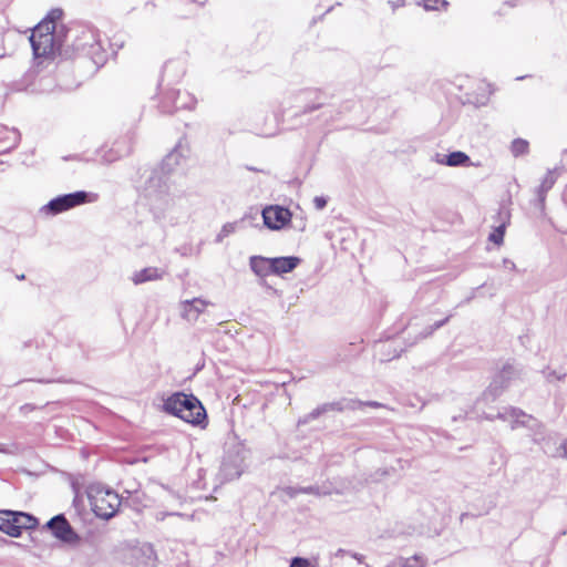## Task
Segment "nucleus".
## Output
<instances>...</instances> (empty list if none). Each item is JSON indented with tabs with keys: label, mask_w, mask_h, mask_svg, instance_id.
Instances as JSON below:
<instances>
[{
	"label": "nucleus",
	"mask_w": 567,
	"mask_h": 567,
	"mask_svg": "<svg viewBox=\"0 0 567 567\" xmlns=\"http://www.w3.org/2000/svg\"><path fill=\"white\" fill-rule=\"evenodd\" d=\"M163 411L192 425L204 427L207 423L206 410L192 392H173L164 400Z\"/></svg>",
	"instance_id": "nucleus-1"
},
{
	"label": "nucleus",
	"mask_w": 567,
	"mask_h": 567,
	"mask_svg": "<svg viewBox=\"0 0 567 567\" xmlns=\"http://www.w3.org/2000/svg\"><path fill=\"white\" fill-rule=\"evenodd\" d=\"M60 17V12L52 11L47 18L40 21L32 30L30 42L33 54L37 58L53 56L58 50L55 41V19Z\"/></svg>",
	"instance_id": "nucleus-2"
},
{
	"label": "nucleus",
	"mask_w": 567,
	"mask_h": 567,
	"mask_svg": "<svg viewBox=\"0 0 567 567\" xmlns=\"http://www.w3.org/2000/svg\"><path fill=\"white\" fill-rule=\"evenodd\" d=\"M248 451L245 445L239 442L228 444L223 456L219 468V477L223 483L237 480L245 471L246 457Z\"/></svg>",
	"instance_id": "nucleus-3"
},
{
	"label": "nucleus",
	"mask_w": 567,
	"mask_h": 567,
	"mask_svg": "<svg viewBox=\"0 0 567 567\" xmlns=\"http://www.w3.org/2000/svg\"><path fill=\"white\" fill-rule=\"evenodd\" d=\"M47 527L55 538L65 544L76 545L80 542V536L74 532L63 514L52 517L47 523Z\"/></svg>",
	"instance_id": "nucleus-4"
},
{
	"label": "nucleus",
	"mask_w": 567,
	"mask_h": 567,
	"mask_svg": "<svg viewBox=\"0 0 567 567\" xmlns=\"http://www.w3.org/2000/svg\"><path fill=\"white\" fill-rule=\"evenodd\" d=\"M92 506L96 516L110 519L117 513L121 499L115 492L106 491L103 495L93 498Z\"/></svg>",
	"instance_id": "nucleus-5"
},
{
	"label": "nucleus",
	"mask_w": 567,
	"mask_h": 567,
	"mask_svg": "<svg viewBox=\"0 0 567 567\" xmlns=\"http://www.w3.org/2000/svg\"><path fill=\"white\" fill-rule=\"evenodd\" d=\"M495 417L503 421H511L512 429H515L519 425L530 426L532 430H538L542 427V424L534 416L527 415L525 412L516 408H506L504 411L498 412L495 416H486L488 420H494Z\"/></svg>",
	"instance_id": "nucleus-6"
},
{
	"label": "nucleus",
	"mask_w": 567,
	"mask_h": 567,
	"mask_svg": "<svg viewBox=\"0 0 567 567\" xmlns=\"http://www.w3.org/2000/svg\"><path fill=\"white\" fill-rule=\"evenodd\" d=\"M291 212L279 205H270L262 209L264 224L272 230H280L291 221Z\"/></svg>",
	"instance_id": "nucleus-7"
},
{
	"label": "nucleus",
	"mask_w": 567,
	"mask_h": 567,
	"mask_svg": "<svg viewBox=\"0 0 567 567\" xmlns=\"http://www.w3.org/2000/svg\"><path fill=\"white\" fill-rule=\"evenodd\" d=\"M87 199V194L85 192H75L71 194H66L63 196H59L54 199H52L48 205L47 208L52 214H60L62 212L69 210L73 207L80 206L84 204Z\"/></svg>",
	"instance_id": "nucleus-8"
},
{
	"label": "nucleus",
	"mask_w": 567,
	"mask_h": 567,
	"mask_svg": "<svg viewBox=\"0 0 567 567\" xmlns=\"http://www.w3.org/2000/svg\"><path fill=\"white\" fill-rule=\"evenodd\" d=\"M300 262L298 257H276L271 258L272 275H284L291 272Z\"/></svg>",
	"instance_id": "nucleus-9"
},
{
	"label": "nucleus",
	"mask_w": 567,
	"mask_h": 567,
	"mask_svg": "<svg viewBox=\"0 0 567 567\" xmlns=\"http://www.w3.org/2000/svg\"><path fill=\"white\" fill-rule=\"evenodd\" d=\"M208 306L206 300L194 298L193 300H185L182 302V315L185 319H195Z\"/></svg>",
	"instance_id": "nucleus-10"
},
{
	"label": "nucleus",
	"mask_w": 567,
	"mask_h": 567,
	"mask_svg": "<svg viewBox=\"0 0 567 567\" xmlns=\"http://www.w3.org/2000/svg\"><path fill=\"white\" fill-rule=\"evenodd\" d=\"M249 265L251 270L259 277L272 275L271 258L252 256L250 257Z\"/></svg>",
	"instance_id": "nucleus-11"
},
{
	"label": "nucleus",
	"mask_w": 567,
	"mask_h": 567,
	"mask_svg": "<svg viewBox=\"0 0 567 567\" xmlns=\"http://www.w3.org/2000/svg\"><path fill=\"white\" fill-rule=\"evenodd\" d=\"M164 271L156 267H147L140 271H136L132 280L135 285H140L146 281L159 280L163 278Z\"/></svg>",
	"instance_id": "nucleus-12"
},
{
	"label": "nucleus",
	"mask_w": 567,
	"mask_h": 567,
	"mask_svg": "<svg viewBox=\"0 0 567 567\" xmlns=\"http://www.w3.org/2000/svg\"><path fill=\"white\" fill-rule=\"evenodd\" d=\"M440 164L446 166H465L470 164V157L467 154L461 151L452 152L445 155L443 159L437 161Z\"/></svg>",
	"instance_id": "nucleus-13"
},
{
	"label": "nucleus",
	"mask_w": 567,
	"mask_h": 567,
	"mask_svg": "<svg viewBox=\"0 0 567 567\" xmlns=\"http://www.w3.org/2000/svg\"><path fill=\"white\" fill-rule=\"evenodd\" d=\"M16 520H18L17 516H3V518H0V532L11 537L21 536V529Z\"/></svg>",
	"instance_id": "nucleus-14"
},
{
	"label": "nucleus",
	"mask_w": 567,
	"mask_h": 567,
	"mask_svg": "<svg viewBox=\"0 0 567 567\" xmlns=\"http://www.w3.org/2000/svg\"><path fill=\"white\" fill-rule=\"evenodd\" d=\"M343 409H344V405L342 402L323 403V404L317 406L315 410H312L306 416L305 422H308L309 420H315L329 411H342Z\"/></svg>",
	"instance_id": "nucleus-15"
},
{
	"label": "nucleus",
	"mask_w": 567,
	"mask_h": 567,
	"mask_svg": "<svg viewBox=\"0 0 567 567\" xmlns=\"http://www.w3.org/2000/svg\"><path fill=\"white\" fill-rule=\"evenodd\" d=\"M8 516H17L16 523L19 524V527L21 532L23 529H31L34 528L38 525V519L24 512H14L11 511V514H8Z\"/></svg>",
	"instance_id": "nucleus-16"
},
{
	"label": "nucleus",
	"mask_w": 567,
	"mask_h": 567,
	"mask_svg": "<svg viewBox=\"0 0 567 567\" xmlns=\"http://www.w3.org/2000/svg\"><path fill=\"white\" fill-rule=\"evenodd\" d=\"M557 181V174L554 171H548L546 175L544 176L540 185H539V195L542 197V200H545V195L548 190L553 188Z\"/></svg>",
	"instance_id": "nucleus-17"
},
{
	"label": "nucleus",
	"mask_w": 567,
	"mask_h": 567,
	"mask_svg": "<svg viewBox=\"0 0 567 567\" xmlns=\"http://www.w3.org/2000/svg\"><path fill=\"white\" fill-rule=\"evenodd\" d=\"M511 151L514 156H522L529 152V143L523 138H516L512 142Z\"/></svg>",
	"instance_id": "nucleus-18"
},
{
	"label": "nucleus",
	"mask_w": 567,
	"mask_h": 567,
	"mask_svg": "<svg viewBox=\"0 0 567 567\" xmlns=\"http://www.w3.org/2000/svg\"><path fill=\"white\" fill-rule=\"evenodd\" d=\"M81 40H83V42H81L79 45L81 47H93V44H97L100 45V41L97 39V34L94 30L92 29H85L82 31V35L80 38Z\"/></svg>",
	"instance_id": "nucleus-19"
},
{
	"label": "nucleus",
	"mask_w": 567,
	"mask_h": 567,
	"mask_svg": "<svg viewBox=\"0 0 567 567\" xmlns=\"http://www.w3.org/2000/svg\"><path fill=\"white\" fill-rule=\"evenodd\" d=\"M449 2L446 0H423V8L427 11L431 10H446Z\"/></svg>",
	"instance_id": "nucleus-20"
},
{
	"label": "nucleus",
	"mask_w": 567,
	"mask_h": 567,
	"mask_svg": "<svg viewBox=\"0 0 567 567\" xmlns=\"http://www.w3.org/2000/svg\"><path fill=\"white\" fill-rule=\"evenodd\" d=\"M505 227H506V225L504 223L502 225H499L498 227H496L489 234V240L493 241L495 245L501 246L504 241Z\"/></svg>",
	"instance_id": "nucleus-21"
},
{
	"label": "nucleus",
	"mask_w": 567,
	"mask_h": 567,
	"mask_svg": "<svg viewBox=\"0 0 567 567\" xmlns=\"http://www.w3.org/2000/svg\"><path fill=\"white\" fill-rule=\"evenodd\" d=\"M410 567H426L427 558L423 554H415L409 557Z\"/></svg>",
	"instance_id": "nucleus-22"
},
{
	"label": "nucleus",
	"mask_w": 567,
	"mask_h": 567,
	"mask_svg": "<svg viewBox=\"0 0 567 567\" xmlns=\"http://www.w3.org/2000/svg\"><path fill=\"white\" fill-rule=\"evenodd\" d=\"M300 491H302V494H311L316 496L327 495L328 492H322L319 486L317 485H310L306 487H300Z\"/></svg>",
	"instance_id": "nucleus-23"
},
{
	"label": "nucleus",
	"mask_w": 567,
	"mask_h": 567,
	"mask_svg": "<svg viewBox=\"0 0 567 567\" xmlns=\"http://www.w3.org/2000/svg\"><path fill=\"white\" fill-rule=\"evenodd\" d=\"M289 567H316V566H312L307 558L295 557L291 559Z\"/></svg>",
	"instance_id": "nucleus-24"
},
{
	"label": "nucleus",
	"mask_w": 567,
	"mask_h": 567,
	"mask_svg": "<svg viewBox=\"0 0 567 567\" xmlns=\"http://www.w3.org/2000/svg\"><path fill=\"white\" fill-rule=\"evenodd\" d=\"M50 404L47 403L44 405V408L49 406ZM37 409H43V406H37L34 404H31V403H27V404H23L21 408H20V412L23 414V415H27L29 414L30 412L37 410Z\"/></svg>",
	"instance_id": "nucleus-25"
},
{
	"label": "nucleus",
	"mask_w": 567,
	"mask_h": 567,
	"mask_svg": "<svg viewBox=\"0 0 567 567\" xmlns=\"http://www.w3.org/2000/svg\"><path fill=\"white\" fill-rule=\"evenodd\" d=\"M284 493L288 495L290 498L296 497L299 494H302V491H300V487L295 486H287L282 488Z\"/></svg>",
	"instance_id": "nucleus-26"
},
{
	"label": "nucleus",
	"mask_w": 567,
	"mask_h": 567,
	"mask_svg": "<svg viewBox=\"0 0 567 567\" xmlns=\"http://www.w3.org/2000/svg\"><path fill=\"white\" fill-rule=\"evenodd\" d=\"M392 565L393 567H410V561H409V557H396L393 561H392Z\"/></svg>",
	"instance_id": "nucleus-27"
},
{
	"label": "nucleus",
	"mask_w": 567,
	"mask_h": 567,
	"mask_svg": "<svg viewBox=\"0 0 567 567\" xmlns=\"http://www.w3.org/2000/svg\"><path fill=\"white\" fill-rule=\"evenodd\" d=\"M315 204L318 209H322L326 206L327 200L323 197H316Z\"/></svg>",
	"instance_id": "nucleus-28"
},
{
	"label": "nucleus",
	"mask_w": 567,
	"mask_h": 567,
	"mask_svg": "<svg viewBox=\"0 0 567 567\" xmlns=\"http://www.w3.org/2000/svg\"><path fill=\"white\" fill-rule=\"evenodd\" d=\"M352 558H354L358 563H363L364 556L359 553H351Z\"/></svg>",
	"instance_id": "nucleus-29"
},
{
	"label": "nucleus",
	"mask_w": 567,
	"mask_h": 567,
	"mask_svg": "<svg viewBox=\"0 0 567 567\" xmlns=\"http://www.w3.org/2000/svg\"><path fill=\"white\" fill-rule=\"evenodd\" d=\"M8 514H11L10 509H0V518H3V516H8Z\"/></svg>",
	"instance_id": "nucleus-30"
},
{
	"label": "nucleus",
	"mask_w": 567,
	"mask_h": 567,
	"mask_svg": "<svg viewBox=\"0 0 567 567\" xmlns=\"http://www.w3.org/2000/svg\"><path fill=\"white\" fill-rule=\"evenodd\" d=\"M560 450L563 451V455L567 457V443L561 444Z\"/></svg>",
	"instance_id": "nucleus-31"
},
{
	"label": "nucleus",
	"mask_w": 567,
	"mask_h": 567,
	"mask_svg": "<svg viewBox=\"0 0 567 567\" xmlns=\"http://www.w3.org/2000/svg\"><path fill=\"white\" fill-rule=\"evenodd\" d=\"M4 449H3V445L0 443V452H3Z\"/></svg>",
	"instance_id": "nucleus-32"
},
{
	"label": "nucleus",
	"mask_w": 567,
	"mask_h": 567,
	"mask_svg": "<svg viewBox=\"0 0 567 567\" xmlns=\"http://www.w3.org/2000/svg\"><path fill=\"white\" fill-rule=\"evenodd\" d=\"M369 405H378L375 402H369Z\"/></svg>",
	"instance_id": "nucleus-33"
}]
</instances>
